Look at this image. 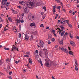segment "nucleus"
I'll use <instances>...</instances> for the list:
<instances>
[{
	"label": "nucleus",
	"mask_w": 79,
	"mask_h": 79,
	"mask_svg": "<svg viewBox=\"0 0 79 79\" xmlns=\"http://www.w3.org/2000/svg\"><path fill=\"white\" fill-rule=\"evenodd\" d=\"M26 6L27 7L31 8L34 7V6H38V4L37 3L35 4L34 2H30L28 3H27L26 4Z\"/></svg>",
	"instance_id": "nucleus-1"
},
{
	"label": "nucleus",
	"mask_w": 79,
	"mask_h": 79,
	"mask_svg": "<svg viewBox=\"0 0 79 79\" xmlns=\"http://www.w3.org/2000/svg\"><path fill=\"white\" fill-rule=\"evenodd\" d=\"M45 66H46L47 67H50L52 65L54 64V62H52L50 60H48V61H46V62L44 64Z\"/></svg>",
	"instance_id": "nucleus-2"
},
{
	"label": "nucleus",
	"mask_w": 79,
	"mask_h": 79,
	"mask_svg": "<svg viewBox=\"0 0 79 79\" xmlns=\"http://www.w3.org/2000/svg\"><path fill=\"white\" fill-rule=\"evenodd\" d=\"M29 19L31 21H33L34 19V16H33V15L30 14L29 15Z\"/></svg>",
	"instance_id": "nucleus-3"
},
{
	"label": "nucleus",
	"mask_w": 79,
	"mask_h": 79,
	"mask_svg": "<svg viewBox=\"0 0 79 79\" xmlns=\"http://www.w3.org/2000/svg\"><path fill=\"white\" fill-rule=\"evenodd\" d=\"M24 35H25L24 40L26 41L28 40H29V35H28L27 34H25Z\"/></svg>",
	"instance_id": "nucleus-4"
},
{
	"label": "nucleus",
	"mask_w": 79,
	"mask_h": 79,
	"mask_svg": "<svg viewBox=\"0 0 79 79\" xmlns=\"http://www.w3.org/2000/svg\"><path fill=\"white\" fill-rule=\"evenodd\" d=\"M23 9L24 10V12L25 13H29V10L27 9V7H23Z\"/></svg>",
	"instance_id": "nucleus-5"
},
{
	"label": "nucleus",
	"mask_w": 79,
	"mask_h": 79,
	"mask_svg": "<svg viewBox=\"0 0 79 79\" xmlns=\"http://www.w3.org/2000/svg\"><path fill=\"white\" fill-rule=\"evenodd\" d=\"M51 38H52V35L51 34H49L48 35V40H50Z\"/></svg>",
	"instance_id": "nucleus-6"
},
{
	"label": "nucleus",
	"mask_w": 79,
	"mask_h": 79,
	"mask_svg": "<svg viewBox=\"0 0 79 79\" xmlns=\"http://www.w3.org/2000/svg\"><path fill=\"white\" fill-rule=\"evenodd\" d=\"M14 50H17V48L15 45H13L12 48L11 49V51H14Z\"/></svg>",
	"instance_id": "nucleus-7"
},
{
	"label": "nucleus",
	"mask_w": 79,
	"mask_h": 79,
	"mask_svg": "<svg viewBox=\"0 0 79 79\" xmlns=\"http://www.w3.org/2000/svg\"><path fill=\"white\" fill-rule=\"evenodd\" d=\"M7 2V0H2V4L3 5H6V2Z\"/></svg>",
	"instance_id": "nucleus-8"
},
{
	"label": "nucleus",
	"mask_w": 79,
	"mask_h": 79,
	"mask_svg": "<svg viewBox=\"0 0 79 79\" xmlns=\"http://www.w3.org/2000/svg\"><path fill=\"white\" fill-rule=\"evenodd\" d=\"M53 9L52 10L53 14L55 15V12H56V11H55V8H56V7L55 6H54L53 7Z\"/></svg>",
	"instance_id": "nucleus-9"
},
{
	"label": "nucleus",
	"mask_w": 79,
	"mask_h": 79,
	"mask_svg": "<svg viewBox=\"0 0 79 79\" xmlns=\"http://www.w3.org/2000/svg\"><path fill=\"white\" fill-rule=\"evenodd\" d=\"M19 3L20 4H22V5H23L24 6L26 5V3H25V2L24 1H23L22 2H19Z\"/></svg>",
	"instance_id": "nucleus-10"
},
{
	"label": "nucleus",
	"mask_w": 79,
	"mask_h": 79,
	"mask_svg": "<svg viewBox=\"0 0 79 79\" xmlns=\"http://www.w3.org/2000/svg\"><path fill=\"white\" fill-rule=\"evenodd\" d=\"M70 43L71 45H72V46H75V43H74L73 41H70Z\"/></svg>",
	"instance_id": "nucleus-11"
},
{
	"label": "nucleus",
	"mask_w": 79,
	"mask_h": 79,
	"mask_svg": "<svg viewBox=\"0 0 79 79\" xmlns=\"http://www.w3.org/2000/svg\"><path fill=\"white\" fill-rule=\"evenodd\" d=\"M30 26L32 27V26H35V23H32L30 24Z\"/></svg>",
	"instance_id": "nucleus-12"
},
{
	"label": "nucleus",
	"mask_w": 79,
	"mask_h": 79,
	"mask_svg": "<svg viewBox=\"0 0 79 79\" xmlns=\"http://www.w3.org/2000/svg\"><path fill=\"white\" fill-rule=\"evenodd\" d=\"M12 12L14 14H17V11L14 10H12Z\"/></svg>",
	"instance_id": "nucleus-13"
},
{
	"label": "nucleus",
	"mask_w": 79,
	"mask_h": 79,
	"mask_svg": "<svg viewBox=\"0 0 79 79\" xmlns=\"http://www.w3.org/2000/svg\"><path fill=\"white\" fill-rule=\"evenodd\" d=\"M60 44L61 45H63V40H60Z\"/></svg>",
	"instance_id": "nucleus-14"
},
{
	"label": "nucleus",
	"mask_w": 79,
	"mask_h": 79,
	"mask_svg": "<svg viewBox=\"0 0 79 79\" xmlns=\"http://www.w3.org/2000/svg\"><path fill=\"white\" fill-rule=\"evenodd\" d=\"M69 53L71 55H73V52H72L71 51H69Z\"/></svg>",
	"instance_id": "nucleus-15"
},
{
	"label": "nucleus",
	"mask_w": 79,
	"mask_h": 79,
	"mask_svg": "<svg viewBox=\"0 0 79 79\" xmlns=\"http://www.w3.org/2000/svg\"><path fill=\"white\" fill-rule=\"evenodd\" d=\"M34 39V36L32 35L31 36L30 40H32Z\"/></svg>",
	"instance_id": "nucleus-16"
},
{
	"label": "nucleus",
	"mask_w": 79,
	"mask_h": 79,
	"mask_svg": "<svg viewBox=\"0 0 79 79\" xmlns=\"http://www.w3.org/2000/svg\"><path fill=\"white\" fill-rule=\"evenodd\" d=\"M64 51L65 53H68V50H67V49H64Z\"/></svg>",
	"instance_id": "nucleus-17"
},
{
	"label": "nucleus",
	"mask_w": 79,
	"mask_h": 79,
	"mask_svg": "<svg viewBox=\"0 0 79 79\" xmlns=\"http://www.w3.org/2000/svg\"><path fill=\"white\" fill-rule=\"evenodd\" d=\"M24 14H21V19H22L23 18V17H24Z\"/></svg>",
	"instance_id": "nucleus-18"
},
{
	"label": "nucleus",
	"mask_w": 79,
	"mask_h": 79,
	"mask_svg": "<svg viewBox=\"0 0 79 79\" xmlns=\"http://www.w3.org/2000/svg\"><path fill=\"white\" fill-rule=\"evenodd\" d=\"M40 63L41 64V66H43V64H42V60H41V59H40Z\"/></svg>",
	"instance_id": "nucleus-19"
},
{
	"label": "nucleus",
	"mask_w": 79,
	"mask_h": 79,
	"mask_svg": "<svg viewBox=\"0 0 79 79\" xmlns=\"http://www.w3.org/2000/svg\"><path fill=\"white\" fill-rule=\"evenodd\" d=\"M8 20L10 22H12V19H11V18L10 17H9L8 18Z\"/></svg>",
	"instance_id": "nucleus-20"
},
{
	"label": "nucleus",
	"mask_w": 79,
	"mask_h": 79,
	"mask_svg": "<svg viewBox=\"0 0 79 79\" xmlns=\"http://www.w3.org/2000/svg\"><path fill=\"white\" fill-rule=\"evenodd\" d=\"M52 42H55V39L54 38H52L51 40Z\"/></svg>",
	"instance_id": "nucleus-21"
},
{
	"label": "nucleus",
	"mask_w": 79,
	"mask_h": 79,
	"mask_svg": "<svg viewBox=\"0 0 79 79\" xmlns=\"http://www.w3.org/2000/svg\"><path fill=\"white\" fill-rule=\"evenodd\" d=\"M75 69L76 71H77V70H78V68H77V67L76 65H75Z\"/></svg>",
	"instance_id": "nucleus-22"
},
{
	"label": "nucleus",
	"mask_w": 79,
	"mask_h": 79,
	"mask_svg": "<svg viewBox=\"0 0 79 79\" xmlns=\"http://www.w3.org/2000/svg\"><path fill=\"white\" fill-rule=\"evenodd\" d=\"M17 21V23H19H19H20V19H17L16 20Z\"/></svg>",
	"instance_id": "nucleus-23"
},
{
	"label": "nucleus",
	"mask_w": 79,
	"mask_h": 79,
	"mask_svg": "<svg viewBox=\"0 0 79 79\" xmlns=\"http://www.w3.org/2000/svg\"><path fill=\"white\" fill-rule=\"evenodd\" d=\"M4 50H10V49H9V48H5V47L4 48Z\"/></svg>",
	"instance_id": "nucleus-24"
},
{
	"label": "nucleus",
	"mask_w": 79,
	"mask_h": 79,
	"mask_svg": "<svg viewBox=\"0 0 79 79\" xmlns=\"http://www.w3.org/2000/svg\"><path fill=\"white\" fill-rule=\"evenodd\" d=\"M0 22H3V20L2 19L1 17H0Z\"/></svg>",
	"instance_id": "nucleus-25"
},
{
	"label": "nucleus",
	"mask_w": 79,
	"mask_h": 79,
	"mask_svg": "<svg viewBox=\"0 0 79 79\" xmlns=\"http://www.w3.org/2000/svg\"><path fill=\"white\" fill-rule=\"evenodd\" d=\"M75 64H76V65L77 66L78 64H77V60H76V59H75Z\"/></svg>",
	"instance_id": "nucleus-26"
},
{
	"label": "nucleus",
	"mask_w": 79,
	"mask_h": 79,
	"mask_svg": "<svg viewBox=\"0 0 79 79\" xmlns=\"http://www.w3.org/2000/svg\"><path fill=\"white\" fill-rule=\"evenodd\" d=\"M57 29H58V30L60 32H61V31H63V30H61L60 29V28H57V29H56V30H57Z\"/></svg>",
	"instance_id": "nucleus-27"
},
{
	"label": "nucleus",
	"mask_w": 79,
	"mask_h": 79,
	"mask_svg": "<svg viewBox=\"0 0 79 79\" xmlns=\"http://www.w3.org/2000/svg\"><path fill=\"white\" fill-rule=\"evenodd\" d=\"M10 2H7L6 4V6H8V5H10Z\"/></svg>",
	"instance_id": "nucleus-28"
},
{
	"label": "nucleus",
	"mask_w": 79,
	"mask_h": 79,
	"mask_svg": "<svg viewBox=\"0 0 79 79\" xmlns=\"http://www.w3.org/2000/svg\"><path fill=\"white\" fill-rule=\"evenodd\" d=\"M3 64V62H2V60H0V65H1V64Z\"/></svg>",
	"instance_id": "nucleus-29"
},
{
	"label": "nucleus",
	"mask_w": 79,
	"mask_h": 79,
	"mask_svg": "<svg viewBox=\"0 0 79 79\" xmlns=\"http://www.w3.org/2000/svg\"><path fill=\"white\" fill-rule=\"evenodd\" d=\"M40 43H41V45H44V42L42 41H40Z\"/></svg>",
	"instance_id": "nucleus-30"
},
{
	"label": "nucleus",
	"mask_w": 79,
	"mask_h": 79,
	"mask_svg": "<svg viewBox=\"0 0 79 79\" xmlns=\"http://www.w3.org/2000/svg\"><path fill=\"white\" fill-rule=\"evenodd\" d=\"M60 27H61V29H62V30H63V29H64V27H62L61 26H60Z\"/></svg>",
	"instance_id": "nucleus-31"
},
{
	"label": "nucleus",
	"mask_w": 79,
	"mask_h": 79,
	"mask_svg": "<svg viewBox=\"0 0 79 79\" xmlns=\"http://www.w3.org/2000/svg\"><path fill=\"white\" fill-rule=\"evenodd\" d=\"M60 5L62 6V8H63V4L61 2H60Z\"/></svg>",
	"instance_id": "nucleus-32"
},
{
	"label": "nucleus",
	"mask_w": 79,
	"mask_h": 79,
	"mask_svg": "<svg viewBox=\"0 0 79 79\" xmlns=\"http://www.w3.org/2000/svg\"><path fill=\"white\" fill-rule=\"evenodd\" d=\"M43 9L45 10L46 11H47V9H46V7L45 6H44L43 7Z\"/></svg>",
	"instance_id": "nucleus-33"
},
{
	"label": "nucleus",
	"mask_w": 79,
	"mask_h": 79,
	"mask_svg": "<svg viewBox=\"0 0 79 79\" xmlns=\"http://www.w3.org/2000/svg\"><path fill=\"white\" fill-rule=\"evenodd\" d=\"M56 1L57 2V3H59L60 2V0H56Z\"/></svg>",
	"instance_id": "nucleus-34"
},
{
	"label": "nucleus",
	"mask_w": 79,
	"mask_h": 79,
	"mask_svg": "<svg viewBox=\"0 0 79 79\" xmlns=\"http://www.w3.org/2000/svg\"><path fill=\"white\" fill-rule=\"evenodd\" d=\"M24 57H29V56L28 55H24Z\"/></svg>",
	"instance_id": "nucleus-35"
},
{
	"label": "nucleus",
	"mask_w": 79,
	"mask_h": 79,
	"mask_svg": "<svg viewBox=\"0 0 79 79\" xmlns=\"http://www.w3.org/2000/svg\"><path fill=\"white\" fill-rule=\"evenodd\" d=\"M58 14H56V15L55 18V19H56L58 18Z\"/></svg>",
	"instance_id": "nucleus-36"
},
{
	"label": "nucleus",
	"mask_w": 79,
	"mask_h": 79,
	"mask_svg": "<svg viewBox=\"0 0 79 79\" xmlns=\"http://www.w3.org/2000/svg\"><path fill=\"white\" fill-rule=\"evenodd\" d=\"M60 8H61V6H57V9H59V10H60Z\"/></svg>",
	"instance_id": "nucleus-37"
},
{
	"label": "nucleus",
	"mask_w": 79,
	"mask_h": 79,
	"mask_svg": "<svg viewBox=\"0 0 79 79\" xmlns=\"http://www.w3.org/2000/svg\"><path fill=\"white\" fill-rule=\"evenodd\" d=\"M63 22H64V23H68V20H65L63 21Z\"/></svg>",
	"instance_id": "nucleus-38"
},
{
	"label": "nucleus",
	"mask_w": 79,
	"mask_h": 79,
	"mask_svg": "<svg viewBox=\"0 0 79 79\" xmlns=\"http://www.w3.org/2000/svg\"><path fill=\"white\" fill-rule=\"evenodd\" d=\"M24 22V20L23 19H22L20 20V23H23Z\"/></svg>",
	"instance_id": "nucleus-39"
},
{
	"label": "nucleus",
	"mask_w": 79,
	"mask_h": 79,
	"mask_svg": "<svg viewBox=\"0 0 79 79\" xmlns=\"http://www.w3.org/2000/svg\"><path fill=\"white\" fill-rule=\"evenodd\" d=\"M39 55H40V56H41V53H42V52L41 51H40L39 52Z\"/></svg>",
	"instance_id": "nucleus-40"
},
{
	"label": "nucleus",
	"mask_w": 79,
	"mask_h": 79,
	"mask_svg": "<svg viewBox=\"0 0 79 79\" xmlns=\"http://www.w3.org/2000/svg\"><path fill=\"white\" fill-rule=\"evenodd\" d=\"M35 53H36L37 54H39V51H38V50H36L35 51Z\"/></svg>",
	"instance_id": "nucleus-41"
},
{
	"label": "nucleus",
	"mask_w": 79,
	"mask_h": 79,
	"mask_svg": "<svg viewBox=\"0 0 79 79\" xmlns=\"http://www.w3.org/2000/svg\"><path fill=\"white\" fill-rule=\"evenodd\" d=\"M8 29L6 28V27H5L4 28V31H7V30H8Z\"/></svg>",
	"instance_id": "nucleus-42"
},
{
	"label": "nucleus",
	"mask_w": 79,
	"mask_h": 79,
	"mask_svg": "<svg viewBox=\"0 0 79 79\" xmlns=\"http://www.w3.org/2000/svg\"><path fill=\"white\" fill-rule=\"evenodd\" d=\"M40 27H44V24H41L40 25Z\"/></svg>",
	"instance_id": "nucleus-43"
},
{
	"label": "nucleus",
	"mask_w": 79,
	"mask_h": 79,
	"mask_svg": "<svg viewBox=\"0 0 79 79\" xmlns=\"http://www.w3.org/2000/svg\"><path fill=\"white\" fill-rule=\"evenodd\" d=\"M63 35H64V33H63V32H62L61 34V36H63Z\"/></svg>",
	"instance_id": "nucleus-44"
},
{
	"label": "nucleus",
	"mask_w": 79,
	"mask_h": 79,
	"mask_svg": "<svg viewBox=\"0 0 79 79\" xmlns=\"http://www.w3.org/2000/svg\"><path fill=\"white\" fill-rule=\"evenodd\" d=\"M53 34L54 36H55V37H57V36H56V35L55 34V33H53Z\"/></svg>",
	"instance_id": "nucleus-45"
},
{
	"label": "nucleus",
	"mask_w": 79,
	"mask_h": 79,
	"mask_svg": "<svg viewBox=\"0 0 79 79\" xmlns=\"http://www.w3.org/2000/svg\"><path fill=\"white\" fill-rule=\"evenodd\" d=\"M69 26L70 27H72V25H71V24H70L69 25Z\"/></svg>",
	"instance_id": "nucleus-46"
},
{
	"label": "nucleus",
	"mask_w": 79,
	"mask_h": 79,
	"mask_svg": "<svg viewBox=\"0 0 79 79\" xmlns=\"http://www.w3.org/2000/svg\"><path fill=\"white\" fill-rule=\"evenodd\" d=\"M45 17H46V14H44V18L43 19H44Z\"/></svg>",
	"instance_id": "nucleus-47"
},
{
	"label": "nucleus",
	"mask_w": 79,
	"mask_h": 79,
	"mask_svg": "<svg viewBox=\"0 0 79 79\" xmlns=\"http://www.w3.org/2000/svg\"><path fill=\"white\" fill-rule=\"evenodd\" d=\"M19 38H21V34L20 33H19Z\"/></svg>",
	"instance_id": "nucleus-48"
},
{
	"label": "nucleus",
	"mask_w": 79,
	"mask_h": 79,
	"mask_svg": "<svg viewBox=\"0 0 79 79\" xmlns=\"http://www.w3.org/2000/svg\"><path fill=\"white\" fill-rule=\"evenodd\" d=\"M70 37L71 38H73V37L72 36V35H71V34H70Z\"/></svg>",
	"instance_id": "nucleus-49"
},
{
	"label": "nucleus",
	"mask_w": 79,
	"mask_h": 79,
	"mask_svg": "<svg viewBox=\"0 0 79 79\" xmlns=\"http://www.w3.org/2000/svg\"><path fill=\"white\" fill-rule=\"evenodd\" d=\"M26 54L27 55H29V52H26Z\"/></svg>",
	"instance_id": "nucleus-50"
},
{
	"label": "nucleus",
	"mask_w": 79,
	"mask_h": 79,
	"mask_svg": "<svg viewBox=\"0 0 79 79\" xmlns=\"http://www.w3.org/2000/svg\"><path fill=\"white\" fill-rule=\"evenodd\" d=\"M9 75H11L12 74V72H9Z\"/></svg>",
	"instance_id": "nucleus-51"
},
{
	"label": "nucleus",
	"mask_w": 79,
	"mask_h": 79,
	"mask_svg": "<svg viewBox=\"0 0 79 79\" xmlns=\"http://www.w3.org/2000/svg\"><path fill=\"white\" fill-rule=\"evenodd\" d=\"M52 32H53V33H55V30H52Z\"/></svg>",
	"instance_id": "nucleus-52"
},
{
	"label": "nucleus",
	"mask_w": 79,
	"mask_h": 79,
	"mask_svg": "<svg viewBox=\"0 0 79 79\" xmlns=\"http://www.w3.org/2000/svg\"><path fill=\"white\" fill-rule=\"evenodd\" d=\"M68 49H69V50H71V48L69 47H68Z\"/></svg>",
	"instance_id": "nucleus-53"
},
{
	"label": "nucleus",
	"mask_w": 79,
	"mask_h": 79,
	"mask_svg": "<svg viewBox=\"0 0 79 79\" xmlns=\"http://www.w3.org/2000/svg\"><path fill=\"white\" fill-rule=\"evenodd\" d=\"M48 44H51V42L50 41H48Z\"/></svg>",
	"instance_id": "nucleus-54"
},
{
	"label": "nucleus",
	"mask_w": 79,
	"mask_h": 79,
	"mask_svg": "<svg viewBox=\"0 0 79 79\" xmlns=\"http://www.w3.org/2000/svg\"><path fill=\"white\" fill-rule=\"evenodd\" d=\"M46 29H49V27H46Z\"/></svg>",
	"instance_id": "nucleus-55"
},
{
	"label": "nucleus",
	"mask_w": 79,
	"mask_h": 79,
	"mask_svg": "<svg viewBox=\"0 0 79 79\" xmlns=\"http://www.w3.org/2000/svg\"><path fill=\"white\" fill-rule=\"evenodd\" d=\"M18 7L19 8H21V6H18Z\"/></svg>",
	"instance_id": "nucleus-56"
},
{
	"label": "nucleus",
	"mask_w": 79,
	"mask_h": 79,
	"mask_svg": "<svg viewBox=\"0 0 79 79\" xmlns=\"http://www.w3.org/2000/svg\"><path fill=\"white\" fill-rule=\"evenodd\" d=\"M60 22H61V21L60 20H58V23H60Z\"/></svg>",
	"instance_id": "nucleus-57"
},
{
	"label": "nucleus",
	"mask_w": 79,
	"mask_h": 79,
	"mask_svg": "<svg viewBox=\"0 0 79 79\" xmlns=\"http://www.w3.org/2000/svg\"><path fill=\"white\" fill-rule=\"evenodd\" d=\"M29 63L30 64H32V61L31 60H29Z\"/></svg>",
	"instance_id": "nucleus-58"
},
{
	"label": "nucleus",
	"mask_w": 79,
	"mask_h": 79,
	"mask_svg": "<svg viewBox=\"0 0 79 79\" xmlns=\"http://www.w3.org/2000/svg\"><path fill=\"white\" fill-rule=\"evenodd\" d=\"M1 73V75H2V76H3V75H4V74L2 73Z\"/></svg>",
	"instance_id": "nucleus-59"
},
{
	"label": "nucleus",
	"mask_w": 79,
	"mask_h": 79,
	"mask_svg": "<svg viewBox=\"0 0 79 79\" xmlns=\"http://www.w3.org/2000/svg\"><path fill=\"white\" fill-rule=\"evenodd\" d=\"M23 73H26V70H23Z\"/></svg>",
	"instance_id": "nucleus-60"
},
{
	"label": "nucleus",
	"mask_w": 79,
	"mask_h": 79,
	"mask_svg": "<svg viewBox=\"0 0 79 79\" xmlns=\"http://www.w3.org/2000/svg\"><path fill=\"white\" fill-rule=\"evenodd\" d=\"M65 65H67L68 64V63H65Z\"/></svg>",
	"instance_id": "nucleus-61"
},
{
	"label": "nucleus",
	"mask_w": 79,
	"mask_h": 79,
	"mask_svg": "<svg viewBox=\"0 0 79 79\" xmlns=\"http://www.w3.org/2000/svg\"><path fill=\"white\" fill-rule=\"evenodd\" d=\"M58 32H59V34H61V31H58Z\"/></svg>",
	"instance_id": "nucleus-62"
},
{
	"label": "nucleus",
	"mask_w": 79,
	"mask_h": 79,
	"mask_svg": "<svg viewBox=\"0 0 79 79\" xmlns=\"http://www.w3.org/2000/svg\"><path fill=\"white\" fill-rule=\"evenodd\" d=\"M77 39H79V36H77Z\"/></svg>",
	"instance_id": "nucleus-63"
},
{
	"label": "nucleus",
	"mask_w": 79,
	"mask_h": 79,
	"mask_svg": "<svg viewBox=\"0 0 79 79\" xmlns=\"http://www.w3.org/2000/svg\"><path fill=\"white\" fill-rule=\"evenodd\" d=\"M17 41L18 43H19L20 42V41H19L18 40H17Z\"/></svg>",
	"instance_id": "nucleus-64"
}]
</instances>
